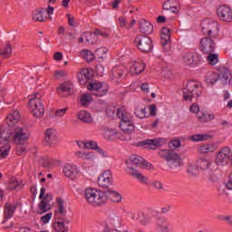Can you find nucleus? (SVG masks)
Here are the masks:
<instances>
[{
    "label": "nucleus",
    "instance_id": "obj_1",
    "mask_svg": "<svg viewBox=\"0 0 232 232\" xmlns=\"http://www.w3.org/2000/svg\"><path fill=\"white\" fill-rule=\"evenodd\" d=\"M116 115L118 119L121 120L120 121V128L126 133L130 135L135 131V123H133V115L130 113L124 107L118 109Z\"/></svg>",
    "mask_w": 232,
    "mask_h": 232
},
{
    "label": "nucleus",
    "instance_id": "obj_2",
    "mask_svg": "<svg viewBox=\"0 0 232 232\" xmlns=\"http://www.w3.org/2000/svg\"><path fill=\"white\" fill-rule=\"evenodd\" d=\"M84 197L88 204L93 208L104 206V204H106V200H108V196H106V193L92 188L85 189Z\"/></svg>",
    "mask_w": 232,
    "mask_h": 232
},
{
    "label": "nucleus",
    "instance_id": "obj_3",
    "mask_svg": "<svg viewBox=\"0 0 232 232\" xmlns=\"http://www.w3.org/2000/svg\"><path fill=\"white\" fill-rule=\"evenodd\" d=\"M159 157H160V159H163V160H166L167 162V166L170 169H175L180 166H182V158H180V156L171 150H160L158 152Z\"/></svg>",
    "mask_w": 232,
    "mask_h": 232
},
{
    "label": "nucleus",
    "instance_id": "obj_4",
    "mask_svg": "<svg viewBox=\"0 0 232 232\" xmlns=\"http://www.w3.org/2000/svg\"><path fill=\"white\" fill-rule=\"evenodd\" d=\"M202 84L195 81H189L186 88L183 89V98L185 101H197L202 95Z\"/></svg>",
    "mask_w": 232,
    "mask_h": 232
},
{
    "label": "nucleus",
    "instance_id": "obj_5",
    "mask_svg": "<svg viewBox=\"0 0 232 232\" xmlns=\"http://www.w3.org/2000/svg\"><path fill=\"white\" fill-rule=\"evenodd\" d=\"M37 95V93H34L30 96L29 108L34 117L41 119V117L44 116V104H43V101Z\"/></svg>",
    "mask_w": 232,
    "mask_h": 232
},
{
    "label": "nucleus",
    "instance_id": "obj_6",
    "mask_svg": "<svg viewBox=\"0 0 232 232\" xmlns=\"http://www.w3.org/2000/svg\"><path fill=\"white\" fill-rule=\"evenodd\" d=\"M39 198L43 199L38 204L37 213L38 215H44V213H48V211L52 209V200H53V196L52 194H46V188H42Z\"/></svg>",
    "mask_w": 232,
    "mask_h": 232
},
{
    "label": "nucleus",
    "instance_id": "obj_7",
    "mask_svg": "<svg viewBox=\"0 0 232 232\" xmlns=\"http://www.w3.org/2000/svg\"><path fill=\"white\" fill-rule=\"evenodd\" d=\"M30 139V130L26 125L21 124L14 129L13 140L14 144H24Z\"/></svg>",
    "mask_w": 232,
    "mask_h": 232
},
{
    "label": "nucleus",
    "instance_id": "obj_8",
    "mask_svg": "<svg viewBox=\"0 0 232 232\" xmlns=\"http://www.w3.org/2000/svg\"><path fill=\"white\" fill-rule=\"evenodd\" d=\"M134 44L143 53H150L153 50V41L150 36L138 34L134 40Z\"/></svg>",
    "mask_w": 232,
    "mask_h": 232
},
{
    "label": "nucleus",
    "instance_id": "obj_9",
    "mask_svg": "<svg viewBox=\"0 0 232 232\" xmlns=\"http://www.w3.org/2000/svg\"><path fill=\"white\" fill-rule=\"evenodd\" d=\"M202 33L207 37H218V23L211 20L206 19L201 23Z\"/></svg>",
    "mask_w": 232,
    "mask_h": 232
},
{
    "label": "nucleus",
    "instance_id": "obj_10",
    "mask_svg": "<svg viewBox=\"0 0 232 232\" xmlns=\"http://www.w3.org/2000/svg\"><path fill=\"white\" fill-rule=\"evenodd\" d=\"M87 90L95 97H104V95L108 93L110 86H108L106 82H91L87 85Z\"/></svg>",
    "mask_w": 232,
    "mask_h": 232
},
{
    "label": "nucleus",
    "instance_id": "obj_11",
    "mask_svg": "<svg viewBox=\"0 0 232 232\" xmlns=\"http://www.w3.org/2000/svg\"><path fill=\"white\" fill-rule=\"evenodd\" d=\"M183 63L189 68H197L202 64V55L197 52H188L183 55Z\"/></svg>",
    "mask_w": 232,
    "mask_h": 232
},
{
    "label": "nucleus",
    "instance_id": "obj_12",
    "mask_svg": "<svg viewBox=\"0 0 232 232\" xmlns=\"http://www.w3.org/2000/svg\"><path fill=\"white\" fill-rule=\"evenodd\" d=\"M232 150L229 147L222 148L216 157L217 166H227L229 160L231 159Z\"/></svg>",
    "mask_w": 232,
    "mask_h": 232
},
{
    "label": "nucleus",
    "instance_id": "obj_13",
    "mask_svg": "<svg viewBox=\"0 0 232 232\" xmlns=\"http://www.w3.org/2000/svg\"><path fill=\"white\" fill-rule=\"evenodd\" d=\"M215 48H217V44L211 36H206L200 40L199 50L202 53H213Z\"/></svg>",
    "mask_w": 232,
    "mask_h": 232
},
{
    "label": "nucleus",
    "instance_id": "obj_14",
    "mask_svg": "<svg viewBox=\"0 0 232 232\" xmlns=\"http://www.w3.org/2000/svg\"><path fill=\"white\" fill-rule=\"evenodd\" d=\"M98 185L100 188H103L108 189L110 186L113 185V176L111 175V171L104 170L98 178Z\"/></svg>",
    "mask_w": 232,
    "mask_h": 232
},
{
    "label": "nucleus",
    "instance_id": "obj_15",
    "mask_svg": "<svg viewBox=\"0 0 232 232\" xmlns=\"http://www.w3.org/2000/svg\"><path fill=\"white\" fill-rule=\"evenodd\" d=\"M217 14L220 21H224L225 23H231L232 21V10L231 7L227 5H220Z\"/></svg>",
    "mask_w": 232,
    "mask_h": 232
},
{
    "label": "nucleus",
    "instance_id": "obj_16",
    "mask_svg": "<svg viewBox=\"0 0 232 232\" xmlns=\"http://www.w3.org/2000/svg\"><path fill=\"white\" fill-rule=\"evenodd\" d=\"M66 207H64V200L61 198H56V209L54 211V217L56 220H64L66 218Z\"/></svg>",
    "mask_w": 232,
    "mask_h": 232
},
{
    "label": "nucleus",
    "instance_id": "obj_17",
    "mask_svg": "<svg viewBox=\"0 0 232 232\" xmlns=\"http://www.w3.org/2000/svg\"><path fill=\"white\" fill-rule=\"evenodd\" d=\"M14 139V133H12V130L9 125L3 124L0 126V142L3 143H10V140Z\"/></svg>",
    "mask_w": 232,
    "mask_h": 232
},
{
    "label": "nucleus",
    "instance_id": "obj_18",
    "mask_svg": "<svg viewBox=\"0 0 232 232\" xmlns=\"http://www.w3.org/2000/svg\"><path fill=\"white\" fill-rule=\"evenodd\" d=\"M124 75H126V68L122 65L114 67L110 73L111 79L115 82H121Z\"/></svg>",
    "mask_w": 232,
    "mask_h": 232
},
{
    "label": "nucleus",
    "instance_id": "obj_19",
    "mask_svg": "<svg viewBox=\"0 0 232 232\" xmlns=\"http://www.w3.org/2000/svg\"><path fill=\"white\" fill-rule=\"evenodd\" d=\"M161 144H162V139L156 138L153 140H144L139 141L137 143V146H140V148H145L146 150H155L156 146H161Z\"/></svg>",
    "mask_w": 232,
    "mask_h": 232
},
{
    "label": "nucleus",
    "instance_id": "obj_20",
    "mask_svg": "<svg viewBox=\"0 0 232 232\" xmlns=\"http://www.w3.org/2000/svg\"><path fill=\"white\" fill-rule=\"evenodd\" d=\"M76 159H81V160H86L87 162H95V152L90 150H77L74 152Z\"/></svg>",
    "mask_w": 232,
    "mask_h": 232
},
{
    "label": "nucleus",
    "instance_id": "obj_21",
    "mask_svg": "<svg viewBox=\"0 0 232 232\" xmlns=\"http://www.w3.org/2000/svg\"><path fill=\"white\" fill-rule=\"evenodd\" d=\"M63 174L68 179L73 180L77 175H79V168L74 164L66 163L63 166Z\"/></svg>",
    "mask_w": 232,
    "mask_h": 232
},
{
    "label": "nucleus",
    "instance_id": "obj_22",
    "mask_svg": "<svg viewBox=\"0 0 232 232\" xmlns=\"http://www.w3.org/2000/svg\"><path fill=\"white\" fill-rule=\"evenodd\" d=\"M130 162L137 166L138 168H145L146 169H151V163L146 161L142 157L139 155H131L130 158Z\"/></svg>",
    "mask_w": 232,
    "mask_h": 232
},
{
    "label": "nucleus",
    "instance_id": "obj_23",
    "mask_svg": "<svg viewBox=\"0 0 232 232\" xmlns=\"http://www.w3.org/2000/svg\"><path fill=\"white\" fill-rule=\"evenodd\" d=\"M130 172L129 175L130 177H133L138 182H140V184H143L144 186H150V179L148 177L144 176L142 173L139 172V170L134 169L131 167H129Z\"/></svg>",
    "mask_w": 232,
    "mask_h": 232
},
{
    "label": "nucleus",
    "instance_id": "obj_24",
    "mask_svg": "<svg viewBox=\"0 0 232 232\" xmlns=\"http://www.w3.org/2000/svg\"><path fill=\"white\" fill-rule=\"evenodd\" d=\"M44 142L46 146H52L57 141V130L55 129H47L44 133Z\"/></svg>",
    "mask_w": 232,
    "mask_h": 232
},
{
    "label": "nucleus",
    "instance_id": "obj_25",
    "mask_svg": "<svg viewBox=\"0 0 232 232\" xmlns=\"http://www.w3.org/2000/svg\"><path fill=\"white\" fill-rule=\"evenodd\" d=\"M146 70V63L142 61L139 60L133 63L132 65H130V73L132 75H140V73H142Z\"/></svg>",
    "mask_w": 232,
    "mask_h": 232
},
{
    "label": "nucleus",
    "instance_id": "obj_26",
    "mask_svg": "<svg viewBox=\"0 0 232 232\" xmlns=\"http://www.w3.org/2000/svg\"><path fill=\"white\" fill-rule=\"evenodd\" d=\"M198 121L202 123L211 122L215 120V114L209 113L208 111H201L197 114Z\"/></svg>",
    "mask_w": 232,
    "mask_h": 232
},
{
    "label": "nucleus",
    "instance_id": "obj_27",
    "mask_svg": "<svg viewBox=\"0 0 232 232\" xmlns=\"http://www.w3.org/2000/svg\"><path fill=\"white\" fill-rule=\"evenodd\" d=\"M15 209H17V202L6 203L4 210L5 218H12L14 213H15Z\"/></svg>",
    "mask_w": 232,
    "mask_h": 232
},
{
    "label": "nucleus",
    "instance_id": "obj_28",
    "mask_svg": "<svg viewBox=\"0 0 232 232\" xmlns=\"http://www.w3.org/2000/svg\"><path fill=\"white\" fill-rule=\"evenodd\" d=\"M72 88H73V84H72V82H65L58 87L57 92L59 93V95H63V96L70 95Z\"/></svg>",
    "mask_w": 232,
    "mask_h": 232
},
{
    "label": "nucleus",
    "instance_id": "obj_29",
    "mask_svg": "<svg viewBox=\"0 0 232 232\" xmlns=\"http://www.w3.org/2000/svg\"><path fill=\"white\" fill-rule=\"evenodd\" d=\"M5 121L7 126H15V124L21 121V115L19 114V111H14L7 116Z\"/></svg>",
    "mask_w": 232,
    "mask_h": 232
},
{
    "label": "nucleus",
    "instance_id": "obj_30",
    "mask_svg": "<svg viewBox=\"0 0 232 232\" xmlns=\"http://www.w3.org/2000/svg\"><path fill=\"white\" fill-rule=\"evenodd\" d=\"M140 32L141 34H153V24L146 20L140 21Z\"/></svg>",
    "mask_w": 232,
    "mask_h": 232
},
{
    "label": "nucleus",
    "instance_id": "obj_31",
    "mask_svg": "<svg viewBox=\"0 0 232 232\" xmlns=\"http://www.w3.org/2000/svg\"><path fill=\"white\" fill-rule=\"evenodd\" d=\"M198 169H202V171H206L207 169H217L213 168V161H209V160L199 159L198 160Z\"/></svg>",
    "mask_w": 232,
    "mask_h": 232
},
{
    "label": "nucleus",
    "instance_id": "obj_32",
    "mask_svg": "<svg viewBox=\"0 0 232 232\" xmlns=\"http://www.w3.org/2000/svg\"><path fill=\"white\" fill-rule=\"evenodd\" d=\"M77 117L79 121L85 124H92V122H93V118H92V114H90L88 111H80Z\"/></svg>",
    "mask_w": 232,
    "mask_h": 232
},
{
    "label": "nucleus",
    "instance_id": "obj_33",
    "mask_svg": "<svg viewBox=\"0 0 232 232\" xmlns=\"http://www.w3.org/2000/svg\"><path fill=\"white\" fill-rule=\"evenodd\" d=\"M171 37V31L168 27H163L160 32V39L162 46H166L169 43Z\"/></svg>",
    "mask_w": 232,
    "mask_h": 232
},
{
    "label": "nucleus",
    "instance_id": "obj_34",
    "mask_svg": "<svg viewBox=\"0 0 232 232\" xmlns=\"http://www.w3.org/2000/svg\"><path fill=\"white\" fill-rule=\"evenodd\" d=\"M92 74L90 73V69H82L78 75L80 84H86L90 81Z\"/></svg>",
    "mask_w": 232,
    "mask_h": 232
},
{
    "label": "nucleus",
    "instance_id": "obj_35",
    "mask_svg": "<svg viewBox=\"0 0 232 232\" xmlns=\"http://www.w3.org/2000/svg\"><path fill=\"white\" fill-rule=\"evenodd\" d=\"M32 19L35 23H44V10L36 9L32 14Z\"/></svg>",
    "mask_w": 232,
    "mask_h": 232
},
{
    "label": "nucleus",
    "instance_id": "obj_36",
    "mask_svg": "<svg viewBox=\"0 0 232 232\" xmlns=\"http://www.w3.org/2000/svg\"><path fill=\"white\" fill-rule=\"evenodd\" d=\"M10 150H12V146L10 143H3L0 146V159L3 160L10 155Z\"/></svg>",
    "mask_w": 232,
    "mask_h": 232
},
{
    "label": "nucleus",
    "instance_id": "obj_37",
    "mask_svg": "<svg viewBox=\"0 0 232 232\" xmlns=\"http://www.w3.org/2000/svg\"><path fill=\"white\" fill-rule=\"evenodd\" d=\"M218 79H220L218 73L210 72L206 75L205 81L207 84H216L218 82Z\"/></svg>",
    "mask_w": 232,
    "mask_h": 232
},
{
    "label": "nucleus",
    "instance_id": "obj_38",
    "mask_svg": "<svg viewBox=\"0 0 232 232\" xmlns=\"http://www.w3.org/2000/svg\"><path fill=\"white\" fill-rule=\"evenodd\" d=\"M81 57L82 59H85L88 63H92V61H95V54L92 53V51L88 49H84L80 53Z\"/></svg>",
    "mask_w": 232,
    "mask_h": 232
},
{
    "label": "nucleus",
    "instance_id": "obj_39",
    "mask_svg": "<svg viewBox=\"0 0 232 232\" xmlns=\"http://www.w3.org/2000/svg\"><path fill=\"white\" fill-rule=\"evenodd\" d=\"M65 219H58L57 222L53 224V228L57 232H66L68 231V227L64 224Z\"/></svg>",
    "mask_w": 232,
    "mask_h": 232
},
{
    "label": "nucleus",
    "instance_id": "obj_40",
    "mask_svg": "<svg viewBox=\"0 0 232 232\" xmlns=\"http://www.w3.org/2000/svg\"><path fill=\"white\" fill-rule=\"evenodd\" d=\"M7 189H9L10 191L14 189L15 191H19V189H23V182H19L18 180L12 179L11 181H9L7 185Z\"/></svg>",
    "mask_w": 232,
    "mask_h": 232
},
{
    "label": "nucleus",
    "instance_id": "obj_41",
    "mask_svg": "<svg viewBox=\"0 0 232 232\" xmlns=\"http://www.w3.org/2000/svg\"><path fill=\"white\" fill-rule=\"evenodd\" d=\"M217 150V147L213 144H205L201 145L198 148V152L199 153H213Z\"/></svg>",
    "mask_w": 232,
    "mask_h": 232
},
{
    "label": "nucleus",
    "instance_id": "obj_42",
    "mask_svg": "<svg viewBox=\"0 0 232 232\" xmlns=\"http://www.w3.org/2000/svg\"><path fill=\"white\" fill-rule=\"evenodd\" d=\"M0 55L8 59L12 55V44H7L4 48L0 49Z\"/></svg>",
    "mask_w": 232,
    "mask_h": 232
},
{
    "label": "nucleus",
    "instance_id": "obj_43",
    "mask_svg": "<svg viewBox=\"0 0 232 232\" xmlns=\"http://www.w3.org/2000/svg\"><path fill=\"white\" fill-rule=\"evenodd\" d=\"M193 142H202V140H208L211 139V135L208 134H195L190 137Z\"/></svg>",
    "mask_w": 232,
    "mask_h": 232
},
{
    "label": "nucleus",
    "instance_id": "obj_44",
    "mask_svg": "<svg viewBox=\"0 0 232 232\" xmlns=\"http://www.w3.org/2000/svg\"><path fill=\"white\" fill-rule=\"evenodd\" d=\"M104 137L109 140H113L115 139H119V132L117 131V130L111 129L105 131Z\"/></svg>",
    "mask_w": 232,
    "mask_h": 232
},
{
    "label": "nucleus",
    "instance_id": "obj_45",
    "mask_svg": "<svg viewBox=\"0 0 232 232\" xmlns=\"http://www.w3.org/2000/svg\"><path fill=\"white\" fill-rule=\"evenodd\" d=\"M81 144L86 150H94V151H97V148H99V145H97V142L93 140L82 141Z\"/></svg>",
    "mask_w": 232,
    "mask_h": 232
},
{
    "label": "nucleus",
    "instance_id": "obj_46",
    "mask_svg": "<svg viewBox=\"0 0 232 232\" xmlns=\"http://www.w3.org/2000/svg\"><path fill=\"white\" fill-rule=\"evenodd\" d=\"M134 114L138 119H146V115H148V111H146V108L136 107L134 110Z\"/></svg>",
    "mask_w": 232,
    "mask_h": 232
},
{
    "label": "nucleus",
    "instance_id": "obj_47",
    "mask_svg": "<svg viewBox=\"0 0 232 232\" xmlns=\"http://www.w3.org/2000/svg\"><path fill=\"white\" fill-rule=\"evenodd\" d=\"M93 99L92 98V95L90 93L82 94L80 98V102L82 106H88L90 102H92Z\"/></svg>",
    "mask_w": 232,
    "mask_h": 232
},
{
    "label": "nucleus",
    "instance_id": "obj_48",
    "mask_svg": "<svg viewBox=\"0 0 232 232\" xmlns=\"http://www.w3.org/2000/svg\"><path fill=\"white\" fill-rule=\"evenodd\" d=\"M219 78L224 79V81L227 82L229 77H231V71L229 69L223 67L220 69V73L218 74Z\"/></svg>",
    "mask_w": 232,
    "mask_h": 232
},
{
    "label": "nucleus",
    "instance_id": "obj_49",
    "mask_svg": "<svg viewBox=\"0 0 232 232\" xmlns=\"http://www.w3.org/2000/svg\"><path fill=\"white\" fill-rule=\"evenodd\" d=\"M206 54L208 55L207 57L208 63H209V64H211L212 66H215V64L218 63V54L213 53Z\"/></svg>",
    "mask_w": 232,
    "mask_h": 232
},
{
    "label": "nucleus",
    "instance_id": "obj_50",
    "mask_svg": "<svg viewBox=\"0 0 232 232\" xmlns=\"http://www.w3.org/2000/svg\"><path fill=\"white\" fill-rule=\"evenodd\" d=\"M109 198L111 202H121V200H122V196H121L117 191L112 190L109 193Z\"/></svg>",
    "mask_w": 232,
    "mask_h": 232
},
{
    "label": "nucleus",
    "instance_id": "obj_51",
    "mask_svg": "<svg viewBox=\"0 0 232 232\" xmlns=\"http://www.w3.org/2000/svg\"><path fill=\"white\" fill-rule=\"evenodd\" d=\"M187 171L191 177H197L198 175V167L194 164H188Z\"/></svg>",
    "mask_w": 232,
    "mask_h": 232
},
{
    "label": "nucleus",
    "instance_id": "obj_52",
    "mask_svg": "<svg viewBox=\"0 0 232 232\" xmlns=\"http://www.w3.org/2000/svg\"><path fill=\"white\" fill-rule=\"evenodd\" d=\"M108 53V49L106 47H100L95 51V55L98 59H104Z\"/></svg>",
    "mask_w": 232,
    "mask_h": 232
},
{
    "label": "nucleus",
    "instance_id": "obj_53",
    "mask_svg": "<svg viewBox=\"0 0 232 232\" xmlns=\"http://www.w3.org/2000/svg\"><path fill=\"white\" fill-rule=\"evenodd\" d=\"M67 111H68V107L58 109L54 111V117H57L58 119H63V117L66 115Z\"/></svg>",
    "mask_w": 232,
    "mask_h": 232
},
{
    "label": "nucleus",
    "instance_id": "obj_54",
    "mask_svg": "<svg viewBox=\"0 0 232 232\" xmlns=\"http://www.w3.org/2000/svg\"><path fill=\"white\" fill-rule=\"evenodd\" d=\"M95 34L92 33H84L83 38L85 39V43H91V44H93V37Z\"/></svg>",
    "mask_w": 232,
    "mask_h": 232
},
{
    "label": "nucleus",
    "instance_id": "obj_55",
    "mask_svg": "<svg viewBox=\"0 0 232 232\" xmlns=\"http://www.w3.org/2000/svg\"><path fill=\"white\" fill-rule=\"evenodd\" d=\"M152 188L154 189H157L158 191H160V189H164V185L160 180H154L151 183Z\"/></svg>",
    "mask_w": 232,
    "mask_h": 232
},
{
    "label": "nucleus",
    "instance_id": "obj_56",
    "mask_svg": "<svg viewBox=\"0 0 232 232\" xmlns=\"http://www.w3.org/2000/svg\"><path fill=\"white\" fill-rule=\"evenodd\" d=\"M53 215V214L52 212H49V213L44 215L41 218V222H43V224H48V222H50V220H52Z\"/></svg>",
    "mask_w": 232,
    "mask_h": 232
},
{
    "label": "nucleus",
    "instance_id": "obj_57",
    "mask_svg": "<svg viewBox=\"0 0 232 232\" xmlns=\"http://www.w3.org/2000/svg\"><path fill=\"white\" fill-rule=\"evenodd\" d=\"M66 75H67L66 72L63 70L54 72L55 79H63V77H66Z\"/></svg>",
    "mask_w": 232,
    "mask_h": 232
},
{
    "label": "nucleus",
    "instance_id": "obj_58",
    "mask_svg": "<svg viewBox=\"0 0 232 232\" xmlns=\"http://www.w3.org/2000/svg\"><path fill=\"white\" fill-rule=\"evenodd\" d=\"M26 147L24 146H21V144H19L17 147H16V153L17 155H26Z\"/></svg>",
    "mask_w": 232,
    "mask_h": 232
},
{
    "label": "nucleus",
    "instance_id": "obj_59",
    "mask_svg": "<svg viewBox=\"0 0 232 232\" xmlns=\"http://www.w3.org/2000/svg\"><path fill=\"white\" fill-rule=\"evenodd\" d=\"M190 111L191 113H197V115H198V113H200V107L198 106V104L193 103L190 106Z\"/></svg>",
    "mask_w": 232,
    "mask_h": 232
},
{
    "label": "nucleus",
    "instance_id": "obj_60",
    "mask_svg": "<svg viewBox=\"0 0 232 232\" xmlns=\"http://www.w3.org/2000/svg\"><path fill=\"white\" fill-rule=\"evenodd\" d=\"M140 224H142V226H150V224H151V218L144 217L142 219L140 220Z\"/></svg>",
    "mask_w": 232,
    "mask_h": 232
},
{
    "label": "nucleus",
    "instance_id": "obj_61",
    "mask_svg": "<svg viewBox=\"0 0 232 232\" xmlns=\"http://www.w3.org/2000/svg\"><path fill=\"white\" fill-rule=\"evenodd\" d=\"M96 151L99 153V155H102V157L103 159H107V157H108V152H106V150H104L101 149L100 147H98V148L96 149Z\"/></svg>",
    "mask_w": 232,
    "mask_h": 232
},
{
    "label": "nucleus",
    "instance_id": "obj_62",
    "mask_svg": "<svg viewBox=\"0 0 232 232\" xmlns=\"http://www.w3.org/2000/svg\"><path fill=\"white\" fill-rule=\"evenodd\" d=\"M150 114L152 117H155L157 115V106L155 104H151L150 106Z\"/></svg>",
    "mask_w": 232,
    "mask_h": 232
},
{
    "label": "nucleus",
    "instance_id": "obj_63",
    "mask_svg": "<svg viewBox=\"0 0 232 232\" xmlns=\"http://www.w3.org/2000/svg\"><path fill=\"white\" fill-rule=\"evenodd\" d=\"M94 35H96V36H101V37H108V34L107 33H105V32H103V31H101V30H99V29H96L95 31H94Z\"/></svg>",
    "mask_w": 232,
    "mask_h": 232
},
{
    "label": "nucleus",
    "instance_id": "obj_64",
    "mask_svg": "<svg viewBox=\"0 0 232 232\" xmlns=\"http://www.w3.org/2000/svg\"><path fill=\"white\" fill-rule=\"evenodd\" d=\"M68 24L70 26H75V18L72 14H67Z\"/></svg>",
    "mask_w": 232,
    "mask_h": 232
}]
</instances>
